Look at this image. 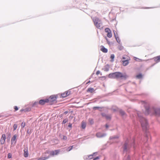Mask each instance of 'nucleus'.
<instances>
[{
  "mask_svg": "<svg viewBox=\"0 0 160 160\" xmlns=\"http://www.w3.org/2000/svg\"><path fill=\"white\" fill-rule=\"evenodd\" d=\"M108 77L111 78H122L126 79L128 76L125 73H123L120 72H115L109 74Z\"/></svg>",
  "mask_w": 160,
  "mask_h": 160,
  "instance_id": "nucleus-1",
  "label": "nucleus"
},
{
  "mask_svg": "<svg viewBox=\"0 0 160 160\" xmlns=\"http://www.w3.org/2000/svg\"><path fill=\"white\" fill-rule=\"evenodd\" d=\"M145 114L146 115L155 114L157 116H160V109H155L154 108H146Z\"/></svg>",
  "mask_w": 160,
  "mask_h": 160,
  "instance_id": "nucleus-2",
  "label": "nucleus"
},
{
  "mask_svg": "<svg viewBox=\"0 0 160 160\" xmlns=\"http://www.w3.org/2000/svg\"><path fill=\"white\" fill-rule=\"evenodd\" d=\"M138 116L139 118L140 121L141 122L142 129L144 130H146L148 127L147 121L144 118L139 116V115H138Z\"/></svg>",
  "mask_w": 160,
  "mask_h": 160,
  "instance_id": "nucleus-3",
  "label": "nucleus"
},
{
  "mask_svg": "<svg viewBox=\"0 0 160 160\" xmlns=\"http://www.w3.org/2000/svg\"><path fill=\"white\" fill-rule=\"evenodd\" d=\"M93 21L94 25L97 28L100 29L103 28L102 23L99 18L95 17L93 19Z\"/></svg>",
  "mask_w": 160,
  "mask_h": 160,
  "instance_id": "nucleus-4",
  "label": "nucleus"
},
{
  "mask_svg": "<svg viewBox=\"0 0 160 160\" xmlns=\"http://www.w3.org/2000/svg\"><path fill=\"white\" fill-rule=\"evenodd\" d=\"M57 99L56 96L55 95L51 96L48 99V102H53L56 101Z\"/></svg>",
  "mask_w": 160,
  "mask_h": 160,
  "instance_id": "nucleus-5",
  "label": "nucleus"
},
{
  "mask_svg": "<svg viewBox=\"0 0 160 160\" xmlns=\"http://www.w3.org/2000/svg\"><path fill=\"white\" fill-rule=\"evenodd\" d=\"M6 139V136L5 134H3L2 135L0 139V143L1 144H3L4 143Z\"/></svg>",
  "mask_w": 160,
  "mask_h": 160,
  "instance_id": "nucleus-6",
  "label": "nucleus"
},
{
  "mask_svg": "<svg viewBox=\"0 0 160 160\" xmlns=\"http://www.w3.org/2000/svg\"><path fill=\"white\" fill-rule=\"evenodd\" d=\"M130 58L129 57H128L126 60L122 61V62L123 66H125L128 65L129 63V61L130 60Z\"/></svg>",
  "mask_w": 160,
  "mask_h": 160,
  "instance_id": "nucleus-7",
  "label": "nucleus"
},
{
  "mask_svg": "<svg viewBox=\"0 0 160 160\" xmlns=\"http://www.w3.org/2000/svg\"><path fill=\"white\" fill-rule=\"evenodd\" d=\"M60 151L59 150H55V151H52L50 152V155L52 156H54L55 155H57L59 152Z\"/></svg>",
  "mask_w": 160,
  "mask_h": 160,
  "instance_id": "nucleus-8",
  "label": "nucleus"
},
{
  "mask_svg": "<svg viewBox=\"0 0 160 160\" xmlns=\"http://www.w3.org/2000/svg\"><path fill=\"white\" fill-rule=\"evenodd\" d=\"M96 136L99 138H101L106 136V134L100 132H98L96 134Z\"/></svg>",
  "mask_w": 160,
  "mask_h": 160,
  "instance_id": "nucleus-9",
  "label": "nucleus"
},
{
  "mask_svg": "<svg viewBox=\"0 0 160 160\" xmlns=\"http://www.w3.org/2000/svg\"><path fill=\"white\" fill-rule=\"evenodd\" d=\"M47 102H48V99L44 100L42 99L39 101V104L41 105H43Z\"/></svg>",
  "mask_w": 160,
  "mask_h": 160,
  "instance_id": "nucleus-10",
  "label": "nucleus"
},
{
  "mask_svg": "<svg viewBox=\"0 0 160 160\" xmlns=\"http://www.w3.org/2000/svg\"><path fill=\"white\" fill-rule=\"evenodd\" d=\"M100 50L102 52L104 53H106L108 52V50L106 48L103 46H101L100 47Z\"/></svg>",
  "mask_w": 160,
  "mask_h": 160,
  "instance_id": "nucleus-11",
  "label": "nucleus"
},
{
  "mask_svg": "<svg viewBox=\"0 0 160 160\" xmlns=\"http://www.w3.org/2000/svg\"><path fill=\"white\" fill-rule=\"evenodd\" d=\"M69 93L68 92H65L62 93L61 94V97L63 98L66 97L69 95Z\"/></svg>",
  "mask_w": 160,
  "mask_h": 160,
  "instance_id": "nucleus-12",
  "label": "nucleus"
},
{
  "mask_svg": "<svg viewBox=\"0 0 160 160\" xmlns=\"http://www.w3.org/2000/svg\"><path fill=\"white\" fill-rule=\"evenodd\" d=\"M154 59L155 61L157 63L160 62V55L154 57Z\"/></svg>",
  "mask_w": 160,
  "mask_h": 160,
  "instance_id": "nucleus-13",
  "label": "nucleus"
},
{
  "mask_svg": "<svg viewBox=\"0 0 160 160\" xmlns=\"http://www.w3.org/2000/svg\"><path fill=\"white\" fill-rule=\"evenodd\" d=\"M24 156L25 157H27L28 156V150L27 149H24Z\"/></svg>",
  "mask_w": 160,
  "mask_h": 160,
  "instance_id": "nucleus-14",
  "label": "nucleus"
},
{
  "mask_svg": "<svg viewBox=\"0 0 160 160\" xmlns=\"http://www.w3.org/2000/svg\"><path fill=\"white\" fill-rule=\"evenodd\" d=\"M17 137V135L16 134H15L14 135L13 137L11 139V144H12L13 142L16 140V139Z\"/></svg>",
  "mask_w": 160,
  "mask_h": 160,
  "instance_id": "nucleus-15",
  "label": "nucleus"
},
{
  "mask_svg": "<svg viewBox=\"0 0 160 160\" xmlns=\"http://www.w3.org/2000/svg\"><path fill=\"white\" fill-rule=\"evenodd\" d=\"M86 124L85 122L82 121V128L83 129H85L86 127Z\"/></svg>",
  "mask_w": 160,
  "mask_h": 160,
  "instance_id": "nucleus-16",
  "label": "nucleus"
},
{
  "mask_svg": "<svg viewBox=\"0 0 160 160\" xmlns=\"http://www.w3.org/2000/svg\"><path fill=\"white\" fill-rule=\"evenodd\" d=\"M114 36L115 37V38H116L117 41L119 43H120V41H118V34L117 33H115V32H114Z\"/></svg>",
  "mask_w": 160,
  "mask_h": 160,
  "instance_id": "nucleus-17",
  "label": "nucleus"
},
{
  "mask_svg": "<svg viewBox=\"0 0 160 160\" xmlns=\"http://www.w3.org/2000/svg\"><path fill=\"white\" fill-rule=\"evenodd\" d=\"M94 91V88H89L87 90V92H92Z\"/></svg>",
  "mask_w": 160,
  "mask_h": 160,
  "instance_id": "nucleus-18",
  "label": "nucleus"
},
{
  "mask_svg": "<svg viewBox=\"0 0 160 160\" xmlns=\"http://www.w3.org/2000/svg\"><path fill=\"white\" fill-rule=\"evenodd\" d=\"M48 157H44L43 158H37V160H44L48 159Z\"/></svg>",
  "mask_w": 160,
  "mask_h": 160,
  "instance_id": "nucleus-19",
  "label": "nucleus"
},
{
  "mask_svg": "<svg viewBox=\"0 0 160 160\" xmlns=\"http://www.w3.org/2000/svg\"><path fill=\"white\" fill-rule=\"evenodd\" d=\"M134 60H135L136 61L142 62L143 61L142 60L139 59L138 58L135 57H134Z\"/></svg>",
  "mask_w": 160,
  "mask_h": 160,
  "instance_id": "nucleus-20",
  "label": "nucleus"
},
{
  "mask_svg": "<svg viewBox=\"0 0 160 160\" xmlns=\"http://www.w3.org/2000/svg\"><path fill=\"white\" fill-rule=\"evenodd\" d=\"M107 36L109 38H111L112 37V34L111 32H108L107 34Z\"/></svg>",
  "mask_w": 160,
  "mask_h": 160,
  "instance_id": "nucleus-21",
  "label": "nucleus"
},
{
  "mask_svg": "<svg viewBox=\"0 0 160 160\" xmlns=\"http://www.w3.org/2000/svg\"><path fill=\"white\" fill-rule=\"evenodd\" d=\"M94 153L93 154L90 155L88 156V159H92L93 158V156Z\"/></svg>",
  "mask_w": 160,
  "mask_h": 160,
  "instance_id": "nucleus-22",
  "label": "nucleus"
},
{
  "mask_svg": "<svg viewBox=\"0 0 160 160\" xmlns=\"http://www.w3.org/2000/svg\"><path fill=\"white\" fill-rule=\"evenodd\" d=\"M130 158L129 156H126L124 157L123 160H130Z\"/></svg>",
  "mask_w": 160,
  "mask_h": 160,
  "instance_id": "nucleus-23",
  "label": "nucleus"
},
{
  "mask_svg": "<svg viewBox=\"0 0 160 160\" xmlns=\"http://www.w3.org/2000/svg\"><path fill=\"white\" fill-rule=\"evenodd\" d=\"M73 146L68 147L66 149L67 151H69L71 150L73 148Z\"/></svg>",
  "mask_w": 160,
  "mask_h": 160,
  "instance_id": "nucleus-24",
  "label": "nucleus"
},
{
  "mask_svg": "<svg viewBox=\"0 0 160 160\" xmlns=\"http://www.w3.org/2000/svg\"><path fill=\"white\" fill-rule=\"evenodd\" d=\"M17 124H14L13 125V131H15L17 128Z\"/></svg>",
  "mask_w": 160,
  "mask_h": 160,
  "instance_id": "nucleus-25",
  "label": "nucleus"
},
{
  "mask_svg": "<svg viewBox=\"0 0 160 160\" xmlns=\"http://www.w3.org/2000/svg\"><path fill=\"white\" fill-rule=\"evenodd\" d=\"M119 112L122 115H124L125 114V113L124 111L122 110H120Z\"/></svg>",
  "mask_w": 160,
  "mask_h": 160,
  "instance_id": "nucleus-26",
  "label": "nucleus"
},
{
  "mask_svg": "<svg viewBox=\"0 0 160 160\" xmlns=\"http://www.w3.org/2000/svg\"><path fill=\"white\" fill-rule=\"evenodd\" d=\"M25 126V123L24 122H22L21 124V127L22 128H23Z\"/></svg>",
  "mask_w": 160,
  "mask_h": 160,
  "instance_id": "nucleus-27",
  "label": "nucleus"
},
{
  "mask_svg": "<svg viewBox=\"0 0 160 160\" xmlns=\"http://www.w3.org/2000/svg\"><path fill=\"white\" fill-rule=\"evenodd\" d=\"M114 57H115V56H114V54H112L111 55L110 58L112 59L111 60L112 62H113V59L114 58Z\"/></svg>",
  "mask_w": 160,
  "mask_h": 160,
  "instance_id": "nucleus-28",
  "label": "nucleus"
},
{
  "mask_svg": "<svg viewBox=\"0 0 160 160\" xmlns=\"http://www.w3.org/2000/svg\"><path fill=\"white\" fill-rule=\"evenodd\" d=\"M105 31L106 32L108 33V32H111L110 30L108 28H106L105 29Z\"/></svg>",
  "mask_w": 160,
  "mask_h": 160,
  "instance_id": "nucleus-29",
  "label": "nucleus"
},
{
  "mask_svg": "<svg viewBox=\"0 0 160 160\" xmlns=\"http://www.w3.org/2000/svg\"><path fill=\"white\" fill-rule=\"evenodd\" d=\"M142 76L141 74H139L136 76V77L138 78H142Z\"/></svg>",
  "mask_w": 160,
  "mask_h": 160,
  "instance_id": "nucleus-30",
  "label": "nucleus"
},
{
  "mask_svg": "<svg viewBox=\"0 0 160 160\" xmlns=\"http://www.w3.org/2000/svg\"><path fill=\"white\" fill-rule=\"evenodd\" d=\"M12 157V155L11 153H8V158H10Z\"/></svg>",
  "mask_w": 160,
  "mask_h": 160,
  "instance_id": "nucleus-31",
  "label": "nucleus"
},
{
  "mask_svg": "<svg viewBox=\"0 0 160 160\" xmlns=\"http://www.w3.org/2000/svg\"><path fill=\"white\" fill-rule=\"evenodd\" d=\"M127 144H125L124 145V147H123V149L124 151H126L127 150Z\"/></svg>",
  "mask_w": 160,
  "mask_h": 160,
  "instance_id": "nucleus-32",
  "label": "nucleus"
},
{
  "mask_svg": "<svg viewBox=\"0 0 160 160\" xmlns=\"http://www.w3.org/2000/svg\"><path fill=\"white\" fill-rule=\"evenodd\" d=\"M89 122L91 124H92L93 123V121L92 119H89Z\"/></svg>",
  "mask_w": 160,
  "mask_h": 160,
  "instance_id": "nucleus-33",
  "label": "nucleus"
},
{
  "mask_svg": "<svg viewBox=\"0 0 160 160\" xmlns=\"http://www.w3.org/2000/svg\"><path fill=\"white\" fill-rule=\"evenodd\" d=\"M105 117L106 118L108 119H110L111 118V117L110 116L105 115Z\"/></svg>",
  "mask_w": 160,
  "mask_h": 160,
  "instance_id": "nucleus-34",
  "label": "nucleus"
},
{
  "mask_svg": "<svg viewBox=\"0 0 160 160\" xmlns=\"http://www.w3.org/2000/svg\"><path fill=\"white\" fill-rule=\"evenodd\" d=\"M14 109H15V111L18 110V107L17 106H15L14 107Z\"/></svg>",
  "mask_w": 160,
  "mask_h": 160,
  "instance_id": "nucleus-35",
  "label": "nucleus"
},
{
  "mask_svg": "<svg viewBox=\"0 0 160 160\" xmlns=\"http://www.w3.org/2000/svg\"><path fill=\"white\" fill-rule=\"evenodd\" d=\"M68 121V119H64L63 121V123H66Z\"/></svg>",
  "mask_w": 160,
  "mask_h": 160,
  "instance_id": "nucleus-36",
  "label": "nucleus"
},
{
  "mask_svg": "<svg viewBox=\"0 0 160 160\" xmlns=\"http://www.w3.org/2000/svg\"><path fill=\"white\" fill-rule=\"evenodd\" d=\"M100 73V72L99 71H98L96 73L97 75H98Z\"/></svg>",
  "mask_w": 160,
  "mask_h": 160,
  "instance_id": "nucleus-37",
  "label": "nucleus"
},
{
  "mask_svg": "<svg viewBox=\"0 0 160 160\" xmlns=\"http://www.w3.org/2000/svg\"><path fill=\"white\" fill-rule=\"evenodd\" d=\"M27 111V110L26 109H21L20 110V112H22L23 111Z\"/></svg>",
  "mask_w": 160,
  "mask_h": 160,
  "instance_id": "nucleus-38",
  "label": "nucleus"
},
{
  "mask_svg": "<svg viewBox=\"0 0 160 160\" xmlns=\"http://www.w3.org/2000/svg\"><path fill=\"white\" fill-rule=\"evenodd\" d=\"M38 104V102H34V103L33 104V106H34L36 105H37Z\"/></svg>",
  "mask_w": 160,
  "mask_h": 160,
  "instance_id": "nucleus-39",
  "label": "nucleus"
},
{
  "mask_svg": "<svg viewBox=\"0 0 160 160\" xmlns=\"http://www.w3.org/2000/svg\"><path fill=\"white\" fill-rule=\"evenodd\" d=\"M99 107H95L93 108V109L94 110H96L97 109L99 108Z\"/></svg>",
  "mask_w": 160,
  "mask_h": 160,
  "instance_id": "nucleus-40",
  "label": "nucleus"
},
{
  "mask_svg": "<svg viewBox=\"0 0 160 160\" xmlns=\"http://www.w3.org/2000/svg\"><path fill=\"white\" fill-rule=\"evenodd\" d=\"M67 139V137L66 136H63V139L64 140H66Z\"/></svg>",
  "mask_w": 160,
  "mask_h": 160,
  "instance_id": "nucleus-41",
  "label": "nucleus"
},
{
  "mask_svg": "<svg viewBox=\"0 0 160 160\" xmlns=\"http://www.w3.org/2000/svg\"><path fill=\"white\" fill-rule=\"evenodd\" d=\"M72 126V125L71 123H69V125H68V127H70L71 128Z\"/></svg>",
  "mask_w": 160,
  "mask_h": 160,
  "instance_id": "nucleus-42",
  "label": "nucleus"
},
{
  "mask_svg": "<svg viewBox=\"0 0 160 160\" xmlns=\"http://www.w3.org/2000/svg\"><path fill=\"white\" fill-rule=\"evenodd\" d=\"M99 159V158L98 157H97L94 158V159H93V160H96L97 159Z\"/></svg>",
  "mask_w": 160,
  "mask_h": 160,
  "instance_id": "nucleus-43",
  "label": "nucleus"
},
{
  "mask_svg": "<svg viewBox=\"0 0 160 160\" xmlns=\"http://www.w3.org/2000/svg\"><path fill=\"white\" fill-rule=\"evenodd\" d=\"M126 58L125 57H123L122 58V59H127V58Z\"/></svg>",
  "mask_w": 160,
  "mask_h": 160,
  "instance_id": "nucleus-44",
  "label": "nucleus"
},
{
  "mask_svg": "<svg viewBox=\"0 0 160 160\" xmlns=\"http://www.w3.org/2000/svg\"><path fill=\"white\" fill-rule=\"evenodd\" d=\"M148 8V7H146V8H144V9H148V8Z\"/></svg>",
  "mask_w": 160,
  "mask_h": 160,
  "instance_id": "nucleus-45",
  "label": "nucleus"
},
{
  "mask_svg": "<svg viewBox=\"0 0 160 160\" xmlns=\"http://www.w3.org/2000/svg\"><path fill=\"white\" fill-rule=\"evenodd\" d=\"M68 113V111H66L65 112H64V113H65V114H67Z\"/></svg>",
  "mask_w": 160,
  "mask_h": 160,
  "instance_id": "nucleus-46",
  "label": "nucleus"
},
{
  "mask_svg": "<svg viewBox=\"0 0 160 160\" xmlns=\"http://www.w3.org/2000/svg\"><path fill=\"white\" fill-rule=\"evenodd\" d=\"M106 127L107 128H108V126L107 125H106Z\"/></svg>",
  "mask_w": 160,
  "mask_h": 160,
  "instance_id": "nucleus-47",
  "label": "nucleus"
},
{
  "mask_svg": "<svg viewBox=\"0 0 160 160\" xmlns=\"http://www.w3.org/2000/svg\"><path fill=\"white\" fill-rule=\"evenodd\" d=\"M118 41H119L120 42V40L119 39V38H118Z\"/></svg>",
  "mask_w": 160,
  "mask_h": 160,
  "instance_id": "nucleus-48",
  "label": "nucleus"
}]
</instances>
